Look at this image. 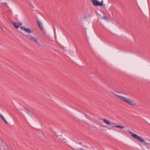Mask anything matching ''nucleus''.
<instances>
[{
  "label": "nucleus",
  "mask_w": 150,
  "mask_h": 150,
  "mask_svg": "<svg viewBox=\"0 0 150 150\" xmlns=\"http://www.w3.org/2000/svg\"><path fill=\"white\" fill-rule=\"evenodd\" d=\"M115 95L118 98H120L131 105H136L137 104L133 100L128 99L126 97L121 96H119L116 94H115Z\"/></svg>",
  "instance_id": "f257e3e1"
},
{
  "label": "nucleus",
  "mask_w": 150,
  "mask_h": 150,
  "mask_svg": "<svg viewBox=\"0 0 150 150\" xmlns=\"http://www.w3.org/2000/svg\"><path fill=\"white\" fill-rule=\"evenodd\" d=\"M127 132H128L130 134L132 135V136L133 138L134 139L139 141L141 143H144V144L145 145H150V143L146 142V141H144V140L143 138L140 137L137 134L133 133L131 131H128Z\"/></svg>",
  "instance_id": "f03ea898"
},
{
  "label": "nucleus",
  "mask_w": 150,
  "mask_h": 150,
  "mask_svg": "<svg viewBox=\"0 0 150 150\" xmlns=\"http://www.w3.org/2000/svg\"><path fill=\"white\" fill-rule=\"evenodd\" d=\"M91 1L95 6H102L103 5V1L101 2L98 1L97 0H91Z\"/></svg>",
  "instance_id": "7ed1b4c3"
},
{
  "label": "nucleus",
  "mask_w": 150,
  "mask_h": 150,
  "mask_svg": "<svg viewBox=\"0 0 150 150\" xmlns=\"http://www.w3.org/2000/svg\"><path fill=\"white\" fill-rule=\"evenodd\" d=\"M23 35L25 36L26 37L28 38L30 40L33 41L36 43H38V41L36 39L32 36V35H24V34H23Z\"/></svg>",
  "instance_id": "20e7f679"
},
{
  "label": "nucleus",
  "mask_w": 150,
  "mask_h": 150,
  "mask_svg": "<svg viewBox=\"0 0 150 150\" xmlns=\"http://www.w3.org/2000/svg\"><path fill=\"white\" fill-rule=\"evenodd\" d=\"M21 30H24L25 32L30 33H32V30L30 29L25 28L24 27H21L20 28Z\"/></svg>",
  "instance_id": "39448f33"
},
{
  "label": "nucleus",
  "mask_w": 150,
  "mask_h": 150,
  "mask_svg": "<svg viewBox=\"0 0 150 150\" xmlns=\"http://www.w3.org/2000/svg\"><path fill=\"white\" fill-rule=\"evenodd\" d=\"M103 121L105 123L110 126H111L112 125H115V123L112 122L111 123L109 121L105 119L103 120Z\"/></svg>",
  "instance_id": "423d86ee"
},
{
  "label": "nucleus",
  "mask_w": 150,
  "mask_h": 150,
  "mask_svg": "<svg viewBox=\"0 0 150 150\" xmlns=\"http://www.w3.org/2000/svg\"><path fill=\"white\" fill-rule=\"evenodd\" d=\"M11 23L16 28L18 29L19 28L20 26H21L22 24L21 23H16L12 21Z\"/></svg>",
  "instance_id": "0eeeda50"
},
{
  "label": "nucleus",
  "mask_w": 150,
  "mask_h": 150,
  "mask_svg": "<svg viewBox=\"0 0 150 150\" xmlns=\"http://www.w3.org/2000/svg\"><path fill=\"white\" fill-rule=\"evenodd\" d=\"M37 23L38 24V26L41 30H43V27L42 23L41 22H40L37 19Z\"/></svg>",
  "instance_id": "6e6552de"
},
{
  "label": "nucleus",
  "mask_w": 150,
  "mask_h": 150,
  "mask_svg": "<svg viewBox=\"0 0 150 150\" xmlns=\"http://www.w3.org/2000/svg\"><path fill=\"white\" fill-rule=\"evenodd\" d=\"M114 127H115L117 128H120L121 129H123V128H124L125 127L123 126H121L120 125H116L115 126H113L112 127V128H113Z\"/></svg>",
  "instance_id": "1a4fd4ad"
},
{
  "label": "nucleus",
  "mask_w": 150,
  "mask_h": 150,
  "mask_svg": "<svg viewBox=\"0 0 150 150\" xmlns=\"http://www.w3.org/2000/svg\"><path fill=\"white\" fill-rule=\"evenodd\" d=\"M0 116L1 117V118L4 121V122L5 123H6V124H8V123L6 121V119L4 118V117L2 115H0Z\"/></svg>",
  "instance_id": "9d476101"
},
{
  "label": "nucleus",
  "mask_w": 150,
  "mask_h": 150,
  "mask_svg": "<svg viewBox=\"0 0 150 150\" xmlns=\"http://www.w3.org/2000/svg\"><path fill=\"white\" fill-rule=\"evenodd\" d=\"M24 109L27 112V113L28 115H30V111L29 110L27 109V108L24 107Z\"/></svg>",
  "instance_id": "9b49d317"
},
{
  "label": "nucleus",
  "mask_w": 150,
  "mask_h": 150,
  "mask_svg": "<svg viewBox=\"0 0 150 150\" xmlns=\"http://www.w3.org/2000/svg\"><path fill=\"white\" fill-rule=\"evenodd\" d=\"M8 8V6L7 4V3L6 2H4L3 3Z\"/></svg>",
  "instance_id": "f8f14e48"
},
{
  "label": "nucleus",
  "mask_w": 150,
  "mask_h": 150,
  "mask_svg": "<svg viewBox=\"0 0 150 150\" xmlns=\"http://www.w3.org/2000/svg\"><path fill=\"white\" fill-rule=\"evenodd\" d=\"M103 17L104 19H107V18L105 16H103Z\"/></svg>",
  "instance_id": "ddd939ff"
},
{
  "label": "nucleus",
  "mask_w": 150,
  "mask_h": 150,
  "mask_svg": "<svg viewBox=\"0 0 150 150\" xmlns=\"http://www.w3.org/2000/svg\"><path fill=\"white\" fill-rule=\"evenodd\" d=\"M0 28H1L2 30H3V28L1 27H0Z\"/></svg>",
  "instance_id": "4468645a"
},
{
  "label": "nucleus",
  "mask_w": 150,
  "mask_h": 150,
  "mask_svg": "<svg viewBox=\"0 0 150 150\" xmlns=\"http://www.w3.org/2000/svg\"><path fill=\"white\" fill-rule=\"evenodd\" d=\"M55 135L56 136H57H57H58V135H57L56 134H55Z\"/></svg>",
  "instance_id": "2eb2a0df"
},
{
  "label": "nucleus",
  "mask_w": 150,
  "mask_h": 150,
  "mask_svg": "<svg viewBox=\"0 0 150 150\" xmlns=\"http://www.w3.org/2000/svg\"><path fill=\"white\" fill-rule=\"evenodd\" d=\"M118 92V93H120V92Z\"/></svg>",
  "instance_id": "dca6fc26"
}]
</instances>
